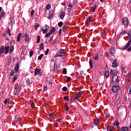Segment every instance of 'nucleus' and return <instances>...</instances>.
<instances>
[{"label": "nucleus", "mask_w": 131, "mask_h": 131, "mask_svg": "<svg viewBox=\"0 0 131 131\" xmlns=\"http://www.w3.org/2000/svg\"><path fill=\"white\" fill-rule=\"evenodd\" d=\"M62 91H63V92H67V87L64 86L62 88Z\"/></svg>", "instance_id": "50"}, {"label": "nucleus", "mask_w": 131, "mask_h": 131, "mask_svg": "<svg viewBox=\"0 0 131 131\" xmlns=\"http://www.w3.org/2000/svg\"><path fill=\"white\" fill-rule=\"evenodd\" d=\"M10 22L12 25L15 24V19L11 18V19H10Z\"/></svg>", "instance_id": "38"}, {"label": "nucleus", "mask_w": 131, "mask_h": 131, "mask_svg": "<svg viewBox=\"0 0 131 131\" xmlns=\"http://www.w3.org/2000/svg\"><path fill=\"white\" fill-rule=\"evenodd\" d=\"M58 25L59 27H62L63 26V22L62 21H60L58 23Z\"/></svg>", "instance_id": "41"}, {"label": "nucleus", "mask_w": 131, "mask_h": 131, "mask_svg": "<svg viewBox=\"0 0 131 131\" xmlns=\"http://www.w3.org/2000/svg\"><path fill=\"white\" fill-rule=\"evenodd\" d=\"M30 57L31 58L33 55V51L32 50H31L30 53H29Z\"/></svg>", "instance_id": "47"}, {"label": "nucleus", "mask_w": 131, "mask_h": 131, "mask_svg": "<svg viewBox=\"0 0 131 131\" xmlns=\"http://www.w3.org/2000/svg\"><path fill=\"white\" fill-rule=\"evenodd\" d=\"M127 78L129 79H131V72L129 73L127 75Z\"/></svg>", "instance_id": "42"}, {"label": "nucleus", "mask_w": 131, "mask_h": 131, "mask_svg": "<svg viewBox=\"0 0 131 131\" xmlns=\"http://www.w3.org/2000/svg\"><path fill=\"white\" fill-rule=\"evenodd\" d=\"M43 91H44L45 92H47V91H48V86H45V87H44V88H43Z\"/></svg>", "instance_id": "59"}, {"label": "nucleus", "mask_w": 131, "mask_h": 131, "mask_svg": "<svg viewBox=\"0 0 131 131\" xmlns=\"http://www.w3.org/2000/svg\"><path fill=\"white\" fill-rule=\"evenodd\" d=\"M93 59H95L96 60H99V54L97 53L96 57H93Z\"/></svg>", "instance_id": "43"}, {"label": "nucleus", "mask_w": 131, "mask_h": 131, "mask_svg": "<svg viewBox=\"0 0 131 131\" xmlns=\"http://www.w3.org/2000/svg\"><path fill=\"white\" fill-rule=\"evenodd\" d=\"M130 43H131V40L129 39L128 40V41L127 42V44L126 45H125V46L124 47V50H126V49H128V47H129L130 46Z\"/></svg>", "instance_id": "9"}, {"label": "nucleus", "mask_w": 131, "mask_h": 131, "mask_svg": "<svg viewBox=\"0 0 131 131\" xmlns=\"http://www.w3.org/2000/svg\"><path fill=\"white\" fill-rule=\"evenodd\" d=\"M105 57H106L107 58H108V57H109V53L106 52L105 53Z\"/></svg>", "instance_id": "60"}, {"label": "nucleus", "mask_w": 131, "mask_h": 131, "mask_svg": "<svg viewBox=\"0 0 131 131\" xmlns=\"http://www.w3.org/2000/svg\"><path fill=\"white\" fill-rule=\"evenodd\" d=\"M104 76H105L106 78H108V77H109V71H106L105 72Z\"/></svg>", "instance_id": "24"}, {"label": "nucleus", "mask_w": 131, "mask_h": 131, "mask_svg": "<svg viewBox=\"0 0 131 131\" xmlns=\"http://www.w3.org/2000/svg\"><path fill=\"white\" fill-rule=\"evenodd\" d=\"M94 125H98V124H99V119H95L94 120Z\"/></svg>", "instance_id": "23"}, {"label": "nucleus", "mask_w": 131, "mask_h": 131, "mask_svg": "<svg viewBox=\"0 0 131 131\" xmlns=\"http://www.w3.org/2000/svg\"><path fill=\"white\" fill-rule=\"evenodd\" d=\"M112 90L113 93H118L120 90V86L117 85H114L112 86Z\"/></svg>", "instance_id": "2"}, {"label": "nucleus", "mask_w": 131, "mask_h": 131, "mask_svg": "<svg viewBox=\"0 0 131 131\" xmlns=\"http://www.w3.org/2000/svg\"><path fill=\"white\" fill-rule=\"evenodd\" d=\"M17 79H18V75H16L14 76L12 81L13 82H15V81H16V80H17Z\"/></svg>", "instance_id": "32"}, {"label": "nucleus", "mask_w": 131, "mask_h": 131, "mask_svg": "<svg viewBox=\"0 0 131 131\" xmlns=\"http://www.w3.org/2000/svg\"><path fill=\"white\" fill-rule=\"evenodd\" d=\"M39 50L42 51L43 50V43H41L39 46Z\"/></svg>", "instance_id": "29"}, {"label": "nucleus", "mask_w": 131, "mask_h": 131, "mask_svg": "<svg viewBox=\"0 0 131 131\" xmlns=\"http://www.w3.org/2000/svg\"><path fill=\"white\" fill-rule=\"evenodd\" d=\"M59 14H60V19L63 20L64 19V17H65V12H61Z\"/></svg>", "instance_id": "17"}, {"label": "nucleus", "mask_w": 131, "mask_h": 131, "mask_svg": "<svg viewBox=\"0 0 131 131\" xmlns=\"http://www.w3.org/2000/svg\"><path fill=\"white\" fill-rule=\"evenodd\" d=\"M49 52H50V49H47L45 52V55H48L49 54Z\"/></svg>", "instance_id": "53"}, {"label": "nucleus", "mask_w": 131, "mask_h": 131, "mask_svg": "<svg viewBox=\"0 0 131 131\" xmlns=\"http://www.w3.org/2000/svg\"><path fill=\"white\" fill-rule=\"evenodd\" d=\"M10 49V47L9 46H6L5 47H4V50H5V54L6 55H7V54H8V53H9V49Z\"/></svg>", "instance_id": "16"}, {"label": "nucleus", "mask_w": 131, "mask_h": 131, "mask_svg": "<svg viewBox=\"0 0 131 131\" xmlns=\"http://www.w3.org/2000/svg\"><path fill=\"white\" fill-rule=\"evenodd\" d=\"M26 83L27 85H30V79H27L26 80Z\"/></svg>", "instance_id": "33"}, {"label": "nucleus", "mask_w": 131, "mask_h": 131, "mask_svg": "<svg viewBox=\"0 0 131 131\" xmlns=\"http://www.w3.org/2000/svg\"><path fill=\"white\" fill-rule=\"evenodd\" d=\"M128 34L129 35L130 39L131 40V32H128Z\"/></svg>", "instance_id": "61"}, {"label": "nucleus", "mask_w": 131, "mask_h": 131, "mask_svg": "<svg viewBox=\"0 0 131 131\" xmlns=\"http://www.w3.org/2000/svg\"><path fill=\"white\" fill-rule=\"evenodd\" d=\"M96 9H97V4H95L94 6L92 7V12L93 13L95 12V11H96Z\"/></svg>", "instance_id": "26"}, {"label": "nucleus", "mask_w": 131, "mask_h": 131, "mask_svg": "<svg viewBox=\"0 0 131 131\" xmlns=\"http://www.w3.org/2000/svg\"><path fill=\"white\" fill-rule=\"evenodd\" d=\"M8 30L6 32V33L10 36L11 35V30H10V28H8Z\"/></svg>", "instance_id": "36"}, {"label": "nucleus", "mask_w": 131, "mask_h": 131, "mask_svg": "<svg viewBox=\"0 0 131 131\" xmlns=\"http://www.w3.org/2000/svg\"><path fill=\"white\" fill-rule=\"evenodd\" d=\"M68 7H69L70 9H72V8H73V5H72V4H69Z\"/></svg>", "instance_id": "58"}, {"label": "nucleus", "mask_w": 131, "mask_h": 131, "mask_svg": "<svg viewBox=\"0 0 131 131\" xmlns=\"http://www.w3.org/2000/svg\"><path fill=\"white\" fill-rule=\"evenodd\" d=\"M41 31H42L43 34H46V33L48 32V28H46L45 29H42Z\"/></svg>", "instance_id": "31"}, {"label": "nucleus", "mask_w": 131, "mask_h": 131, "mask_svg": "<svg viewBox=\"0 0 131 131\" xmlns=\"http://www.w3.org/2000/svg\"><path fill=\"white\" fill-rule=\"evenodd\" d=\"M113 82L117 84L119 82V79H118V76L117 75H114L112 77Z\"/></svg>", "instance_id": "3"}, {"label": "nucleus", "mask_w": 131, "mask_h": 131, "mask_svg": "<svg viewBox=\"0 0 131 131\" xmlns=\"http://www.w3.org/2000/svg\"><path fill=\"white\" fill-rule=\"evenodd\" d=\"M115 61H113L112 62V67L113 68H116V67H117V65H118V63H117V60L115 59L114 60Z\"/></svg>", "instance_id": "13"}, {"label": "nucleus", "mask_w": 131, "mask_h": 131, "mask_svg": "<svg viewBox=\"0 0 131 131\" xmlns=\"http://www.w3.org/2000/svg\"><path fill=\"white\" fill-rule=\"evenodd\" d=\"M54 70L58 71L59 70V66L56 64V63H54Z\"/></svg>", "instance_id": "27"}, {"label": "nucleus", "mask_w": 131, "mask_h": 131, "mask_svg": "<svg viewBox=\"0 0 131 131\" xmlns=\"http://www.w3.org/2000/svg\"><path fill=\"white\" fill-rule=\"evenodd\" d=\"M39 41H40V36H39V35H38L37 36V39L36 43H39Z\"/></svg>", "instance_id": "35"}, {"label": "nucleus", "mask_w": 131, "mask_h": 131, "mask_svg": "<svg viewBox=\"0 0 131 131\" xmlns=\"http://www.w3.org/2000/svg\"><path fill=\"white\" fill-rule=\"evenodd\" d=\"M55 31H56V28H52L51 29V30L50 31L49 33H54V32H55Z\"/></svg>", "instance_id": "30"}, {"label": "nucleus", "mask_w": 131, "mask_h": 131, "mask_svg": "<svg viewBox=\"0 0 131 131\" xmlns=\"http://www.w3.org/2000/svg\"><path fill=\"white\" fill-rule=\"evenodd\" d=\"M115 125H116L117 126H118V125H119V121H118V120H116L115 121V122L114 124V126H115Z\"/></svg>", "instance_id": "25"}, {"label": "nucleus", "mask_w": 131, "mask_h": 131, "mask_svg": "<svg viewBox=\"0 0 131 131\" xmlns=\"http://www.w3.org/2000/svg\"><path fill=\"white\" fill-rule=\"evenodd\" d=\"M22 36V33H19L18 34V36H17V40L18 41H19L20 40V39L21 38V37Z\"/></svg>", "instance_id": "22"}, {"label": "nucleus", "mask_w": 131, "mask_h": 131, "mask_svg": "<svg viewBox=\"0 0 131 131\" xmlns=\"http://www.w3.org/2000/svg\"><path fill=\"white\" fill-rule=\"evenodd\" d=\"M25 41H29V39H30V38L29 37V34L26 33L25 34Z\"/></svg>", "instance_id": "12"}, {"label": "nucleus", "mask_w": 131, "mask_h": 131, "mask_svg": "<svg viewBox=\"0 0 131 131\" xmlns=\"http://www.w3.org/2000/svg\"><path fill=\"white\" fill-rule=\"evenodd\" d=\"M58 53L59 54H65L66 53V51L65 50V49H59L58 50Z\"/></svg>", "instance_id": "18"}, {"label": "nucleus", "mask_w": 131, "mask_h": 131, "mask_svg": "<svg viewBox=\"0 0 131 131\" xmlns=\"http://www.w3.org/2000/svg\"><path fill=\"white\" fill-rule=\"evenodd\" d=\"M126 33V31H123L121 33V34H122V35H125Z\"/></svg>", "instance_id": "54"}, {"label": "nucleus", "mask_w": 131, "mask_h": 131, "mask_svg": "<svg viewBox=\"0 0 131 131\" xmlns=\"http://www.w3.org/2000/svg\"><path fill=\"white\" fill-rule=\"evenodd\" d=\"M122 22L124 25H127L128 24V19L127 17H124L122 19Z\"/></svg>", "instance_id": "7"}, {"label": "nucleus", "mask_w": 131, "mask_h": 131, "mask_svg": "<svg viewBox=\"0 0 131 131\" xmlns=\"http://www.w3.org/2000/svg\"><path fill=\"white\" fill-rule=\"evenodd\" d=\"M82 93H83V92L82 91H81L80 92H79L76 95V96L75 97V99L76 100H77V99H79L80 97H81V96L82 95Z\"/></svg>", "instance_id": "6"}, {"label": "nucleus", "mask_w": 131, "mask_h": 131, "mask_svg": "<svg viewBox=\"0 0 131 131\" xmlns=\"http://www.w3.org/2000/svg\"><path fill=\"white\" fill-rule=\"evenodd\" d=\"M93 19H94V17L93 16H89L86 20V23L89 25L91 23V22L94 21Z\"/></svg>", "instance_id": "4"}, {"label": "nucleus", "mask_w": 131, "mask_h": 131, "mask_svg": "<svg viewBox=\"0 0 131 131\" xmlns=\"http://www.w3.org/2000/svg\"><path fill=\"white\" fill-rule=\"evenodd\" d=\"M34 74H35V76H36V75H39L40 74V69H35Z\"/></svg>", "instance_id": "11"}, {"label": "nucleus", "mask_w": 131, "mask_h": 131, "mask_svg": "<svg viewBox=\"0 0 131 131\" xmlns=\"http://www.w3.org/2000/svg\"><path fill=\"white\" fill-rule=\"evenodd\" d=\"M49 116L50 117H51L52 118H54V114H53V113L49 114Z\"/></svg>", "instance_id": "55"}, {"label": "nucleus", "mask_w": 131, "mask_h": 131, "mask_svg": "<svg viewBox=\"0 0 131 131\" xmlns=\"http://www.w3.org/2000/svg\"><path fill=\"white\" fill-rule=\"evenodd\" d=\"M56 42H57V40H56V39H54V40L52 41V43L54 44V43H56Z\"/></svg>", "instance_id": "64"}, {"label": "nucleus", "mask_w": 131, "mask_h": 131, "mask_svg": "<svg viewBox=\"0 0 131 131\" xmlns=\"http://www.w3.org/2000/svg\"><path fill=\"white\" fill-rule=\"evenodd\" d=\"M14 72H15V71L14 70H12L11 72H10V75L11 76H13V75H14Z\"/></svg>", "instance_id": "44"}, {"label": "nucleus", "mask_w": 131, "mask_h": 131, "mask_svg": "<svg viewBox=\"0 0 131 131\" xmlns=\"http://www.w3.org/2000/svg\"><path fill=\"white\" fill-rule=\"evenodd\" d=\"M65 108H66V111H68V110L69 109V108L68 107V103H66V105H65Z\"/></svg>", "instance_id": "40"}, {"label": "nucleus", "mask_w": 131, "mask_h": 131, "mask_svg": "<svg viewBox=\"0 0 131 131\" xmlns=\"http://www.w3.org/2000/svg\"><path fill=\"white\" fill-rule=\"evenodd\" d=\"M62 31H63V32H65V31H66V26H64L63 27Z\"/></svg>", "instance_id": "52"}, {"label": "nucleus", "mask_w": 131, "mask_h": 131, "mask_svg": "<svg viewBox=\"0 0 131 131\" xmlns=\"http://www.w3.org/2000/svg\"><path fill=\"white\" fill-rule=\"evenodd\" d=\"M50 36H51V33H50V32L47 33L45 35L46 37H50Z\"/></svg>", "instance_id": "48"}, {"label": "nucleus", "mask_w": 131, "mask_h": 131, "mask_svg": "<svg viewBox=\"0 0 131 131\" xmlns=\"http://www.w3.org/2000/svg\"><path fill=\"white\" fill-rule=\"evenodd\" d=\"M34 14V10H32L31 11V14H30V15H31V16H33V15Z\"/></svg>", "instance_id": "57"}, {"label": "nucleus", "mask_w": 131, "mask_h": 131, "mask_svg": "<svg viewBox=\"0 0 131 131\" xmlns=\"http://www.w3.org/2000/svg\"><path fill=\"white\" fill-rule=\"evenodd\" d=\"M13 51H14V47H11L10 48V51H9L10 54H11V53H13Z\"/></svg>", "instance_id": "46"}, {"label": "nucleus", "mask_w": 131, "mask_h": 131, "mask_svg": "<svg viewBox=\"0 0 131 131\" xmlns=\"http://www.w3.org/2000/svg\"><path fill=\"white\" fill-rule=\"evenodd\" d=\"M64 100H66L67 101H69V96H65L63 97Z\"/></svg>", "instance_id": "49"}, {"label": "nucleus", "mask_w": 131, "mask_h": 131, "mask_svg": "<svg viewBox=\"0 0 131 131\" xmlns=\"http://www.w3.org/2000/svg\"><path fill=\"white\" fill-rule=\"evenodd\" d=\"M57 122H61L62 121L61 118H59L56 120Z\"/></svg>", "instance_id": "56"}, {"label": "nucleus", "mask_w": 131, "mask_h": 131, "mask_svg": "<svg viewBox=\"0 0 131 131\" xmlns=\"http://www.w3.org/2000/svg\"><path fill=\"white\" fill-rule=\"evenodd\" d=\"M116 52V51L115 50V48H114V47H112L110 50V54L111 56H113L114 57Z\"/></svg>", "instance_id": "5"}, {"label": "nucleus", "mask_w": 131, "mask_h": 131, "mask_svg": "<svg viewBox=\"0 0 131 131\" xmlns=\"http://www.w3.org/2000/svg\"><path fill=\"white\" fill-rule=\"evenodd\" d=\"M89 64H90L91 69H93V60H92V58H90Z\"/></svg>", "instance_id": "20"}, {"label": "nucleus", "mask_w": 131, "mask_h": 131, "mask_svg": "<svg viewBox=\"0 0 131 131\" xmlns=\"http://www.w3.org/2000/svg\"><path fill=\"white\" fill-rule=\"evenodd\" d=\"M122 69H123V70H125V66L122 65Z\"/></svg>", "instance_id": "62"}, {"label": "nucleus", "mask_w": 131, "mask_h": 131, "mask_svg": "<svg viewBox=\"0 0 131 131\" xmlns=\"http://www.w3.org/2000/svg\"><path fill=\"white\" fill-rule=\"evenodd\" d=\"M5 52V47L2 46L0 48V54H3Z\"/></svg>", "instance_id": "21"}, {"label": "nucleus", "mask_w": 131, "mask_h": 131, "mask_svg": "<svg viewBox=\"0 0 131 131\" xmlns=\"http://www.w3.org/2000/svg\"><path fill=\"white\" fill-rule=\"evenodd\" d=\"M39 27V24L37 23L34 26L35 30H37V28Z\"/></svg>", "instance_id": "34"}, {"label": "nucleus", "mask_w": 131, "mask_h": 131, "mask_svg": "<svg viewBox=\"0 0 131 131\" xmlns=\"http://www.w3.org/2000/svg\"><path fill=\"white\" fill-rule=\"evenodd\" d=\"M121 131H128V127L124 126L121 128Z\"/></svg>", "instance_id": "19"}, {"label": "nucleus", "mask_w": 131, "mask_h": 131, "mask_svg": "<svg viewBox=\"0 0 131 131\" xmlns=\"http://www.w3.org/2000/svg\"><path fill=\"white\" fill-rule=\"evenodd\" d=\"M50 9H51V5L50 4H48L47 6H46V10H47L48 11H49V10H50Z\"/></svg>", "instance_id": "37"}, {"label": "nucleus", "mask_w": 131, "mask_h": 131, "mask_svg": "<svg viewBox=\"0 0 131 131\" xmlns=\"http://www.w3.org/2000/svg\"><path fill=\"white\" fill-rule=\"evenodd\" d=\"M53 16H54V11L53 10H51L49 12V15L48 17V18L51 20Z\"/></svg>", "instance_id": "8"}, {"label": "nucleus", "mask_w": 131, "mask_h": 131, "mask_svg": "<svg viewBox=\"0 0 131 131\" xmlns=\"http://www.w3.org/2000/svg\"><path fill=\"white\" fill-rule=\"evenodd\" d=\"M62 73L63 74H66V73H67V69H66V68L63 69Z\"/></svg>", "instance_id": "45"}, {"label": "nucleus", "mask_w": 131, "mask_h": 131, "mask_svg": "<svg viewBox=\"0 0 131 131\" xmlns=\"http://www.w3.org/2000/svg\"><path fill=\"white\" fill-rule=\"evenodd\" d=\"M21 92V86L17 85L14 89V95H18Z\"/></svg>", "instance_id": "1"}, {"label": "nucleus", "mask_w": 131, "mask_h": 131, "mask_svg": "<svg viewBox=\"0 0 131 131\" xmlns=\"http://www.w3.org/2000/svg\"><path fill=\"white\" fill-rule=\"evenodd\" d=\"M128 52H130L131 51V46L128 48L127 49Z\"/></svg>", "instance_id": "63"}, {"label": "nucleus", "mask_w": 131, "mask_h": 131, "mask_svg": "<svg viewBox=\"0 0 131 131\" xmlns=\"http://www.w3.org/2000/svg\"><path fill=\"white\" fill-rule=\"evenodd\" d=\"M14 70L16 73H18V72L19 71V62L16 63Z\"/></svg>", "instance_id": "14"}, {"label": "nucleus", "mask_w": 131, "mask_h": 131, "mask_svg": "<svg viewBox=\"0 0 131 131\" xmlns=\"http://www.w3.org/2000/svg\"><path fill=\"white\" fill-rule=\"evenodd\" d=\"M43 57V54H40L38 57V60H41L42 59V57Z\"/></svg>", "instance_id": "39"}, {"label": "nucleus", "mask_w": 131, "mask_h": 131, "mask_svg": "<svg viewBox=\"0 0 131 131\" xmlns=\"http://www.w3.org/2000/svg\"><path fill=\"white\" fill-rule=\"evenodd\" d=\"M107 131H114V126H111L110 125H108L107 128Z\"/></svg>", "instance_id": "15"}, {"label": "nucleus", "mask_w": 131, "mask_h": 131, "mask_svg": "<svg viewBox=\"0 0 131 131\" xmlns=\"http://www.w3.org/2000/svg\"><path fill=\"white\" fill-rule=\"evenodd\" d=\"M0 14V21L2 20V17H5V12H2Z\"/></svg>", "instance_id": "28"}, {"label": "nucleus", "mask_w": 131, "mask_h": 131, "mask_svg": "<svg viewBox=\"0 0 131 131\" xmlns=\"http://www.w3.org/2000/svg\"><path fill=\"white\" fill-rule=\"evenodd\" d=\"M117 73H118L117 70H111L110 71L111 75H115V74H117Z\"/></svg>", "instance_id": "10"}, {"label": "nucleus", "mask_w": 131, "mask_h": 131, "mask_svg": "<svg viewBox=\"0 0 131 131\" xmlns=\"http://www.w3.org/2000/svg\"><path fill=\"white\" fill-rule=\"evenodd\" d=\"M71 80V78L70 77H68L67 78V80H66V82H69Z\"/></svg>", "instance_id": "51"}]
</instances>
